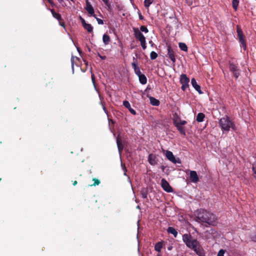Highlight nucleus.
Listing matches in <instances>:
<instances>
[{"mask_svg": "<svg viewBox=\"0 0 256 256\" xmlns=\"http://www.w3.org/2000/svg\"><path fill=\"white\" fill-rule=\"evenodd\" d=\"M180 120H181L180 119V117H178L176 114L174 116L173 121L174 126L179 124Z\"/></svg>", "mask_w": 256, "mask_h": 256, "instance_id": "nucleus-22", "label": "nucleus"}, {"mask_svg": "<svg viewBox=\"0 0 256 256\" xmlns=\"http://www.w3.org/2000/svg\"><path fill=\"white\" fill-rule=\"evenodd\" d=\"M148 161L149 163L152 166L156 164L157 162L156 156L152 154H149L148 158Z\"/></svg>", "mask_w": 256, "mask_h": 256, "instance_id": "nucleus-14", "label": "nucleus"}, {"mask_svg": "<svg viewBox=\"0 0 256 256\" xmlns=\"http://www.w3.org/2000/svg\"><path fill=\"white\" fill-rule=\"evenodd\" d=\"M86 9L90 16H95L94 9L88 0L86 2Z\"/></svg>", "mask_w": 256, "mask_h": 256, "instance_id": "nucleus-10", "label": "nucleus"}, {"mask_svg": "<svg viewBox=\"0 0 256 256\" xmlns=\"http://www.w3.org/2000/svg\"><path fill=\"white\" fill-rule=\"evenodd\" d=\"M205 117L204 114L203 113H198L196 116V120L198 122H202L204 121V119Z\"/></svg>", "mask_w": 256, "mask_h": 256, "instance_id": "nucleus-19", "label": "nucleus"}, {"mask_svg": "<svg viewBox=\"0 0 256 256\" xmlns=\"http://www.w3.org/2000/svg\"><path fill=\"white\" fill-rule=\"evenodd\" d=\"M129 111L130 112L131 114H132L134 115L136 114V112L134 109L132 108H131L128 109Z\"/></svg>", "mask_w": 256, "mask_h": 256, "instance_id": "nucleus-41", "label": "nucleus"}, {"mask_svg": "<svg viewBox=\"0 0 256 256\" xmlns=\"http://www.w3.org/2000/svg\"><path fill=\"white\" fill-rule=\"evenodd\" d=\"M179 47L181 49V50H182L183 51L187 52V50H188V47L184 43L180 42L179 43Z\"/></svg>", "mask_w": 256, "mask_h": 256, "instance_id": "nucleus-26", "label": "nucleus"}, {"mask_svg": "<svg viewBox=\"0 0 256 256\" xmlns=\"http://www.w3.org/2000/svg\"><path fill=\"white\" fill-rule=\"evenodd\" d=\"M182 240L186 246L192 249L199 256H204L205 252L200 242L192 238L190 235L184 234L182 236Z\"/></svg>", "mask_w": 256, "mask_h": 256, "instance_id": "nucleus-1", "label": "nucleus"}, {"mask_svg": "<svg viewBox=\"0 0 256 256\" xmlns=\"http://www.w3.org/2000/svg\"><path fill=\"white\" fill-rule=\"evenodd\" d=\"M224 251L223 250H220L218 254V256H224Z\"/></svg>", "mask_w": 256, "mask_h": 256, "instance_id": "nucleus-38", "label": "nucleus"}, {"mask_svg": "<svg viewBox=\"0 0 256 256\" xmlns=\"http://www.w3.org/2000/svg\"><path fill=\"white\" fill-rule=\"evenodd\" d=\"M168 232L169 234H171L174 235V236L176 238L178 235V232L177 231L172 227H169L168 228Z\"/></svg>", "mask_w": 256, "mask_h": 256, "instance_id": "nucleus-16", "label": "nucleus"}, {"mask_svg": "<svg viewBox=\"0 0 256 256\" xmlns=\"http://www.w3.org/2000/svg\"><path fill=\"white\" fill-rule=\"evenodd\" d=\"M186 3L189 5H191L192 4V0H186Z\"/></svg>", "mask_w": 256, "mask_h": 256, "instance_id": "nucleus-46", "label": "nucleus"}, {"mask_svg": "<svg viewBox=\"0 0 256 256\" xmlns=\"http://www.w3.org/2000/svg\"><path fill=\"white\" fill-rule=\"evenodd\" d=\"M52 14V16L58 20H61V16L60 14L56 12L53 10H50Z\"/></svg>", "mask_w": 256, "mask_h": 256, "instance_id": "nucleus-21", "label": "nucleus"}, {"mask_svg": "<svg viewBox=\"0 0 256 256\" xmlns=\"http://www.w3.org/2000/svg\"><path fill=\"white\" fill-rule=\"evenodd\" d=\"M161 185L162 188L168 192H172L173 190L168 182L164 178L161 180Z\"/></svg>", "mask_w": 256, "mask_h": 256, "instance_id": "nucleus-7", "label": "nucleus"}, {"mask_svg": "<svg viewBox=\"0 0 256 256\" xmlns=\"http://www.w3.org/2000/svg\"><path fill=\"white\" fill-rule=\"evenodd\" d=\"M134 70V72H135V74L138 76H139L140 75H142V74L140 72V68H135V70Z\"/></svg>", "mask_w": 256, "mask_h": 256, "instance_id": "nucleus-35", "label": "nucleus"}, {"mask_svg": "<svg viewBox=\"0 0 256 256\" xmlns=\"http://www.w3.org/2000/svg\"><path fill=\"white\" fill-rule=\"evenodd\" d=\"M104 110L105 112H106V110L104 107Z\"/></svg>", "mask_w": 256, "mask_h": 256, "instance_id": "nucleus-50", "label": "nucleus"}, {"mask_svg": "<svg viewBox=\"0 0 256 256\" xmlns=\"http://www.w3.org/2000/svg\"><path fill=\"white\" fill-rule=\"evenodd\" d=\"M252 170L253 171L252 176L256 180V162L252 164Z\"/></svg>", "mask_w": 256, "mask_h": 256, "instance_id": "nucleus-30", "label": "nucleus"}, {"mask_svg": "<svg viewBox=\"0 0 256 256\" xmlns=\"http://www.w3.org/2000/svg\"><path fill=\"white\" fill-rule=\"evenodd\" d=\"M94 17L96 19V18H97V16H96V14H95V16H94Z\"/></svg>", "mask_w": 256, "mask_h": 256, "instance_id": "nucleus-51", "label": "nucleus"}, {"mask_svg": "<svg viewBox=\"0 0 256 256\" xmlns=\"http://www.w3.org/2000/svg\"><path fill=\"white\" fill-rule=\"evenodd\" d=\"M133 60H134V62L132 63V68L134 70H135V68H137L138 67L137 66V65L136 64V60L135 58L134 57Z\"/></svg>", "mask_w": 256, "mask_h": 256, "instance_id": "nucleus-33", "label": "nucleus"}, {"mask_svg": "<svg viewBox=\"0 0 256 256\" xmlns=\"http://www.w3.org/2000/svg\"><path fill=\"white\" fill-rule=\"evenodd\" d=\"M191 83L192 86L200 94H202V92L200 90V86L197 84L195 78H192L191 80Z\"/></svg>", "mask_w": 256, "mask_h": 256, "instance_id": "nucleus-13", "label": "nucleus"}, {"mask_svg": "<svg viewBox=\"0 0 256 256\" xmlns=\"http://www.w3.org/2000/svg\"><path fill=\"white\" fill-rule=\"evenodd\" d=\"M196 220L199 222L205 223L209 225H214L216 218L215 216L204 210H198L196 214Z\"/></svg>", "mask_w": 256, "mask_h": 256, "instance_id": "nucleus-2", "label": "nucleus"}, {"mask_svg": "<svg viewBox=\"0 0 256 256\" xmlns=\"http://www.w3.org/2000/svg\"><path fill=\"white\" fill-rule=\"evenodd\" d=\"M140 42L142 48H143V50H145L146 48V40H142V42Z\"/></svg>", "mask_w": 256, "mask_h": 256, "instance_id": "nucleus-36", "label": "nucleus"}, {"mask_svg": "<svg viewBox=\"0 0 256 256\" xmlns=\"http://www.w3.org/2000/svg\"><path fill=\"white\" fill-rule=\"evenodd\" d=\"M93 180L94 181V182L93 184V186H96L100 184V182L98 180L94 178Z\"/></svg>", "mask_w": 256, "mask_h": 256, "instance_id": "nucleus-39", "label": "nucleus"}, {"mask_svg": "<svg viewBox=\"0 0 256 256\" xmlns=\"http://www.w3.org/2000/svg\"><path fill=\"white\" fill-rule=\"evenodd\" d=\"M168 55L173 62H176V58L174 52L170 46L168 48Z\"/></svg>", "mask_w": 256, "mask_h": 256, "instance_id": "nucleus-12", "label": "nucleus"}, {"mask_svg": "<svg viewBox=\"0 0 256 256\" xmlns=\"http://www.w3.org/2000/svg\"><path fill=\"white\" fill-rule=\"evenodd\" d=\"M96 20L98 24H104V22L102 19L96 18Z\"/></svg>", "mask_w": 256, "mask_h": 256, "instance_id": "nucleus-40", "label": "nucleus"}, {"mask_svg": "<svg viewBox=\"0 0 256 256\" xmlns=\"http://www.w3.org/2000/svg\"><path fill=\"white\" fill-rule=\"evenodd\" d=\"M140 194L144 198H146L148 196V190L146 188H143L140 191Z\"/></svg>", "mask_w": 256, "mask_h": 256, "instance_id": "nucleus-24", "label": "nucleus"}, {"mask_svg": "<svg viewBox=\"0 0 256 256\" xmlns=\"http://www.w3.org/2000/svg\"><path fill=\"white\" fill-rule=\"evenodd\" d=\"M175 126L177 128V129L178 130V131L180 132V133L181 134H182L183 136H186V130H185L184 126H181L180 124H178Z\"/></svg>", "mask_w": 256, "mask_h": 256, "instance_id": "nucleus-15", "label": "nucleus"}, {"mask_svg": "<svg viewBox=\"0 0 256 256\" xmlns=\"http://www.w3.org/2000/svg\"><path fill=\"white\" fill-rule=\"evenodd\" d=\"M152 0H144V5L146 8H148L152 4Z\"/></svg>", "mask_w": 256, "mask_h": 256, "instance_id": "nucleus-28", "label": "nucleus"}, {"mask_svg": "<svg viewBox=\"0 0 256 256\" xmlns=\"http://www.w3.org/2000/svg\"><path fill=\"white\" fill-rule=\"evenodd\" d=\"M116 144L118 149V151L120 152L122 150V146L118 138L116 139Z\"/></svg>", "mask_w": 256, "mask_h": 256, "instance_id": "nucleus-31", "label": "nucleus"}, {"mask_svg": "<svg viewBox=\"0 0 256 256\" xmlns=\"http://www.w3.org/2000/svg\"><path fill=\"white\" fill-rule=\"evenodd\" d=\"M166 158L174 164L179 163V159L177 160L174 156L172 152L169 150L166 151Z\"/></svg>", "mask_w": 256, "mask_h": 256, "instance_id": "nucleus-9", "label": "nucleus"}, {"mask_svg": "<svg viewBox=\"0 0 256 256\" xmlns=\"http://www.w3.org/2000/svg\"><path fill=\"white\" fill-rule=\"evenodd\" d=\"M150 104L155 106H158L160 104V102L156 100V98H153V97H150Z\"/></svg>", "mask_w": 256, "mask_h": 256, "instance_id": "nucleus-18", "label": "nucleus"}, {"mask_svg": "<svg viewBox=\"0 0 256 256\" xmlns=\"http://www.w3.org/2000/svg\"><path fill=\"white\" fill-rule=\"evenodd\" d=\"M75 58L77 59V58L76 57H74L73 56H72V58H71L72 67V68L73 70H74V60Z\"/></svg>", "mask_w": 256, "mask_h": 256, "instance_id": "nucleus-37", "label": "nucleus"}, {"mask_svg": "<svg viewBox=\"0 0 256 256\" xmlns=\"http://www.w3.org/2000/svg\"><path fill=\"white\" fill-rule=\"evenodd\" d=\"M186 123H187L186 121L184 120H180V122L179 124L181 126H184V125H185Z\"/></svg>", "mask_w": 256, "mask_h": 256, "instance_id": "nucleus-43", "label": "nucleus"}, {"mask_svg": "<svg viewBox=\"0 0 256 256\" xmlns=\"http://www.w3.org/2000/svg\"><path fill=\"white\" fill-rule=\"evenodd\" d=\"M229 65L230 72H232L234 76L236 78H238L240 74V70L238 66V64H236L232 62H230Z\"/></svg>", "mask_w": 256, "mask_h": 256, "instance_id": "nucleus-4", "label": "nucleus"}, {"mask_svg": "<svg viewBox=\"0 0 256 256\" xmlns=\"http://www.w3.org/2000/svg\"><path fill=\"white\" fill-rule=\"evenodd\" d=\"M100 58L102 59V60H104L106 58V56H100Z\"/></svg>", "mask_w": 256, "mask_h": 256, "instance_id": "nucleus-47", "label": "nucleus"}, {"mask_svg": "<svg viewBox=\"0 0 256 256\" xmlns=\"http://www.w3.org/2000/svg\"><path fill=\"white\" fill-rule=\"evenodd\" d=\"M92 83L94 85V86L96 88L95 82H94V74H92Z\"/></svg>", "mask_w": 256, "mask_h": 256, "instance_id": "nucleus-44", "label": "nucleus"}, {"mask_svg": "<svg viewBox=\"0 0 256 256\" xmlns=\"http://www.w3.org/2000/svg\"><path fill=\"white\" fill-rule=\"evenodd\" d=\"M102 41L104 44H108L110 41V36L106 34H104L102 36Z\"/></svg>", "mask_w": 256, "mask_h": 256, "instance_id": "nucleus-20", "label": "nucleus"}, {"mask_svg": "<svg viewBox=\"0 0 256 256\" xmlns=\"http://www.w3.org/2000/svg\"><path fill=\"white\" fill-rule=\"evenodd\" d=\"M150 44H152V42H150Z\"/></svg>", "mask_w": 256, "mask_h": 256, "instance_id": "nucleus-52", "label": "nucleus"}, {"mask_svg": "<svg viewBox=\"0 0 256 256\" xmlns=\"http://www.w3.org/2000/svg\"><path fill=\"white\" fill-rule=\"evenodd\" d=\"M140 30L145 33H148V29L145 26H140Z\"/></svg>", "mask_w": 256, "mask_h": 256, "instance_id": "nucleus-32", "label": "nucleus"}, {"mask_svg": "<svg viewBox=\"0 0 256 256\" xmlns=\"http://www.w3.org/2000/svg\"><path fill=\"white\" fill-rule=\"evenodd\" d=\"M105 4L107 6H109L110 4L108 0H102Z\"/></svg>", "mask_w": 256, "mask_h": 256, "instance_id": "nucleus-45", "label": "nucleus"}, {"mask_svg": "<svg viewBox=\"0 0 256 256\" xmlns=\"http://www.w3.org/2000/svg\"><path fill=\"white\" fill-rule=\"evenodd\" d=\"M189 78L186 74H182L180 77V82L182 84V89L185 90L188 87Z\"/></svg>", "mask_w": 256, "mask_h": 256, "instance_id": "nucleus-6", "label": "nucleus"}, {"mask_svg": "<svg viewBox=\"0 0 256 256\" xmlns=\"http://www.w3.org/2000/svg\"><path fill=\"white\" fill-rule=\"evenodd\" d=\"M58 1L60 2H62L63 1V0H58Z\"/></svg>", "mask_w": 256, "mask_h": 256, "instance_id": "nucleus-49", "label": "nucleus"}, {"mask_svg": "<svg viewBox=\"0 0 256 256\" xmlns=\"http://www.w3.org/2000/svg\"><path fill=\"white\" fill-rule=\"evenodd\" d=\"M84 28L86 29L88 32H91L93 30V27L90 24H86L84 25Z\"/></svg>", "mask_w": 256, "mask_h": 256, "instance_id": "nucleus-23", "label": "nucleus"}, {"mask_svg": "<svg viewBox=\"0 0 256 256\" xmlns=\"http://www.w3.org/2000/svg\"><path fill=\"white\" fill-rule=\"evenodd\" d=\"M123 104L126 108H128V109H129L131 108L130 104L128 101H126V100L124 101Z\"/></svg>", "mask_w": 256, "mask_h": 256, "instance_id": "nucleus-34", "label": "nucleus"}, {"mask_svg": "<svg viewBox=\"0 0 256 256\" xmlns=\"http://www.w3.org/2000/svg\"><path fill=\"white\" fill-rule=\"evenodd\" d=\"M138 78L139 80L142 84H144L147 82V78L144 74H142L139 76Z\"/></svg>", "mask_w": 256, "mask_h": 256, "instance_id": "nucleus-17", "label": "nucleus"}, {"mask_svg": "<svg viewBox=\"0 0 256 256\" xmlns=\"http://www.w3.org/2000/svg\"><path fill=\"white\" fill-rule=\"evenodd\" d=\"M162 242H158L155 245L154 249L157 252H160L162 248Z\"/></svg>", "mask_w": 256, "mask_h": 256, "instance_id": "nucleus-25", "label": "nucleus"}, {"mask_svg": "<svg viewBox=\"0 0 256 256\" xmlns=\"http://www.w3.org/2000/svg\"><path fill=\"white\" fill-rule=\"evenodd\" d=\"M190 177L191 181L193 182H196L198 181V177L196 171L191 170Z\"/></svg>", "mask_w": 256, "mask_h": 256, "instance_id": "nucleus-11", "label": "nucleus"}, {"mask_svg": "<svg viewBox=\"0 0 256 256\" xmlns=\"http://www.w3.org/2000/svg\"><path fill=\"white\" fill-rule=\"evenodd\" d=\"M76 184H77V182L76 181H74V182L73 183V184L74 186H76Z\"/></svg>", "mask_w": 256, "mask_h": 256, "instance_id": "nucleus-48", "label": "nucleus"}, {"mask_svg": "<svg viewBox=\"0 0 256 256\" xmlns=\"http://www.w3.org/2000/svg\"><path fill=\"white\" fill-rule=\"evenodd\" d=\"M133 30L134 32V34L136 38L140 42H142V40H146L144 36L138 30V28H134Z\"/></svg>", "mask_w": 256, "mask_h": 256, "instance_id": "nucleus-8", "label": "nucleus"}, {"mask_svg": "<svg viewBox=\"0 0 256 256\" xmlns=\"http://www.w3.org/2000/svg\"><path fill=\"white\" fill-rule=\"evenodd\" d=\"M158 57L157 54L154 52H152L150 54V58L151 60H155Z\"/></svg>", "mask_w": 256, "mask_h": 256, "instance_id": "nucleus-29", "label": "nucleus"}, {"mask_svg": "<svg viewBox=\"0 0 256 256\" xmlns=\"http://www.w3.org/2000/svg\"><path fill=\"white\" fill-rule=\"evenodd\" d=\"M80 20H81V22L82 24V26H84V25L86 24L87 23L86 22L85 20L82 18V17L80 18Z\"/></svg>", "mask_w": 256, "mask_h": 256, "instance_id": "nucleus-42", "label": "nucleus"}, {"mask_svg": "<svg viewBox=\"0 0 256 256\" xmlns=\"http://www.w3.org/2000/svg\"><path fill=\"white\" fill-rule=\"evenodd\" d=\"M60 24L61 26H63V24H61V23L60 22Z\"/></svg>", "mask_w": 256, "mask_h": 256, "instance_id": "nucleus-54", "label": "nucleus"}, {"mask_svg": "<svg viewBox=\"0 0 256 256\" xmlns=\"http://www.w3.org/2000/svg\"><path fill=\"white\" fill-rule=\"evenodd\" d=\"M239 0H232V7L235 10H236L238 6Z\"/></svg>", "mask_w": 256, "mask_h": 256, "instance_id": "nucleus-27", "label": "nucleus"}, {"mask_svg": "<svg viewBox=\"0 0 256 256\" xmlns=\"http://www.w3.org/2000/svg\"><path fill=\"white\" fill-rule=\"evenodd\" d=\"M236 31L240 42L241 43L244 50L246 49V46L244 40V36L243 34L241 28L239 26H236Z\"/></svg>", "mask_w": 256, "mask_h": 256, "instance_id": "nucleus-5", "label": "nucleus"}, {"mask_svg": "<svg viewBox=\"0 0 256 256\" xmlns=\"http://www.w3.org/2000/svg\"><path fill=\"white\" fill-rule=\"evenodd\" d=\"M219 124L223 131L228 132L230 128H234V126L230 118L226 116L220 120Z\"/></svg>", "mask_w": 256, "mask_h": 256, "instance_id": "nucleus-3", "label": "nucleus"}, {"mask_svg": "<svg viewBox=\"0 0 256 256\" xmlns=\"http://www.w3.org/2000/svg\"><path fill=\"white\" fill-rule=\"evenodd\" d=\"M150 44H152V42H150Z\"/></svg>", "mask_w": 256, "mask_h": 256, "instance_id": "nucleus-53", "label": "nucleus"}]
</instances>
